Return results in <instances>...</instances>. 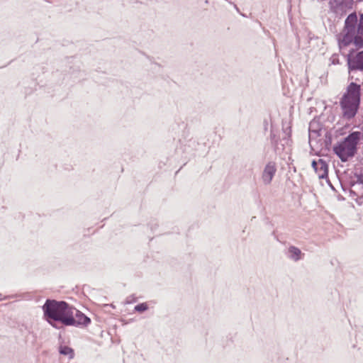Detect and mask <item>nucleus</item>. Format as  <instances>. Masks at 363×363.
<instances>
[{"label":"nucleus","instance_id":"obj_15","mask_svg":"<svg viewBox=\"0 0 363 363\" xmlns=\"http://www.w3.org/2000/svg\"><path fill=\"white\" fill-rule=\"evenodd\" d=\"M138 301V298L134 295H130L128 296L125 299V303L126 304H131L133 303H135Z\"/></svg>","mask_w":363,"mask_h":363},{"label":"nucleus","instance_id":"obj_11","mask_svg":"<svg viewBox=\"0 0 363 363\" xmlns=\"http://www.w3.org/2000/svg\"><path fill=\"white\" fill-rule=\"evenodd\" d=\"M59 352L60 354L68 356L69 359H72L74 355L73 349L66 345H60L59 347Z\"/></svg>","mask_w":363,"mask_h":363},{"label":"nucleus","instance_id":"obj_19","mask_svg":"<svg viewBox=\"0 0 363 363\" xmlns=\"http://www.w3.org/2000/svg\"><path fill=\"white\" fill-rule=\"evenodd\" d=\"M284 140L286 141V143H288V141H289V139H288V138H286V137L284 138Z\"/></svg>","mask_w":363,"mask_h":363},{"label":"nucleus","instance_id":"obj_9","mask_svg":"<svg viewBox=\"0 0 363 363\" xmlns=\"http://www.w3.org/2000/svg\"><path fill=\"white\" fill-rule=\"evenodd\" d=\"M286 255L289 259L294 262H298L303 259L304 254L297 247L291 245L288 247Z\"/></svg>","mask_w":363,"mask_h":363},{"label":"nucleus","instance_id":"obj_5","mask_svg":"<svg viewBox=\"0 0 363 363\" xmlns=\"http://www.w3.org/2000/svg\"><path fill=\"white\" fill-rule=\"evenodd\" d=\"M354 0H329L330 10L336 16H342L352 9Z\"/></svg>","mask_w":363,"mask_h":363},{"label":"nucleus","instance_id":"obj_1","mask_svg":"<svg viewBox=\"0 0 363 363\" xmlns=\"http://www.w3.org/2000/svg\"><path fill=\"white\" fill-rule=\"evenodd\" d=\"M340 50L354 44L357 48L363 47V13L358 22L355 12L348 15L345 21L342 32L337 36Z\"/></svg>","mask_w":363,"mask_h":363},{"label":"nucleus","instance_id":"obj_18","mask_svg":"<svg viewBox=\"0 0 363 363\" xmlns=\"http://www.w3.org/2000/svg\"><path fill=\"white\" fill-rule=\"evenodd\" d=\"M232 5L233 6V7H234L235 10H236L238 13H240V9H238V7L237 6V5H236V4H235L234 3H233V4H232Z\"/></svg>","mask_w":363,"mask_h":363},{"label":"nucleus","instance_id":"obj_4","mask_svg":"<svg viewBox=\"0 0 363 363\" xmlns=\"http://www.w3.org/2000/svg\"><path fill=\"white\" fill-rule=\"evenodd\" d=\"M362 133L359 131L350 133L343 140L333 146V152L343 162L353 157L357 152V145Z\"/></svg>","mask_w":363,"mask_h":363},{"label":"nucleus","instance_id":"obj_8","mask_svg":"<svg viewBox=\"0 0 363 363\" xmlns=\"http://www.w3.org/2000/svg\"><path fill=\"white\" fill-rule=\"evenodd\" d=\"M347 64L350 71L359 70L363 72V50L358 52L352 58L348 57Z\"/></svg>","mask_w":363,"mask_h":363},{"label":"nucleus","instance_id":"obj_13","mask_svg":"<svg viewBox=\"0 0 363 363\" xmlns=\"http://www.w3.org/2000/svg\"><path fill=\"white\" fill-rule=\"evenodd\" d=\"M354 176L357 180L353 183L352 186H354L356 184H363V173L356 172Z\"/></svg>","mask_w":363,"mask_h":363},{"label":"nucleus","instance_id":"obj_7","mask_svg":"<svg viewBox=\"0 0 363 363\" xmlns=\"http://www.w3.org/2000/svg\"><path fill=\"white\" fill-rule=\"evenodd\" d=\"M277 172V166L274 162H269L264 167L262 174V180L264 184L269 185L271 184L275 174Z\"/></svg>","mask_w":363,"mask_h":363},{"label":"nucleus","instance_id":"obj_3","mask_svg":"<svg viewBox=\"0 0 363 363\" xmlns=\"http://www.w3.org/2000/svg\"><path fill=\"white\" fill-rule=\"evenodd\" d=\"M361 86L355 82H351L340 101L342 111V117L348 121L352 119L359 108Z\"/></svg>","mask_w":363,"mask_h":363},{"label":"nucleus","instance_id":"obj_2","mask_svg":"<svg viewBox=\"0 0 363 363\" xmlns=\"http://www.w3.org/2000/svg\"><path fill=\"white\" fill-rule=\"evenodd\" d=\"M43 318L53 328H57L56 323L62 325L72 324V306L64 301L48 298L42 306Z\"/></svg>","mask_w":363,"mask_h":363},{"label":"nucleus","instance_id":"obj_14","mask_svg":"<svg viewBox=\"0 0 363 363\" xmlns=\"http://www.w3.org/2000/svg\"><path fill=\"white\" fill-rule=\"evenodd\" d=\"M272 143H273L275 152L277 154H280L281 152V151L284 150V144H281L279 145V144L277 143V141H273Z\"/></svg>","mask_w":363,"mask_h":363},{"label":"nucleus","instance_id":"obj_17","mask_svg":"<svg viewBox=\"0 0 363 363\" xmlns=\"http://www.w3.org/2000/svg\"><path fill=\"white\" fill-rule=\"evenodd\" d=\"M319 164H318V160H313L312 161V163H311V166L313 168V169L315 171V169L317 168V167H318Z\"/></svg>","mask_w":363,"mask_h":363},{"label":"nucleus","instance_id":"obj_6","mask_svg":"<svg viewBox=\"0 0 363 363\" xmlns=\"http://www.w3.org/2000/svg\"><path fill=\"white\" fill-rule=\"evenodd\" d=\"M71 317L72 319V324H65V326H75L79 327L87 326L91 323V319L84 315L83 313L72 306Z\"/></svg>","mask_w":363,"mask_h":363},{"label":"nucleus","instance_id":"obj_12","mask_svg":"<svg viewBox=\"0 0 363 363\" xmlns=\"http://www.w3.org/2000/svg\"><path fill=\"white\" fill-rule=\"evenodd\" d=\"M148 309V306L147 303H141L136 305L134 308V310L138 313H143Z\"/></svg>","mask_w":363,"mask_h":363},{"label":"nucleus","instance_id":"obj_10","mask_svg":"<svg viewBox=\"0 0 363 363\" xmlns=\"http://www.w3.org/2000/svg\"><path fill=\"white\" fill-rule=\"evenodd\" d=\"M318 167L315 169V173L319 179H328V164L323 159L318 160Z\"/></svg>","mask_w":363,"mask_h":363},{"label":"nucleus","instance_id":"obj_16","mask_svg":"<svg viewBox=\"0 0 363 363\" xmlns=\"http://www.w3.org/2000/svg\"><path fill=\"white\" fill-rule=\"evenodd\" d=\"M331 60H332V63L334 65L339 63L338 57H337V55H333L331 57Z\"/></svg>","mask_w":363,"mask_h":363}]
</instances>
